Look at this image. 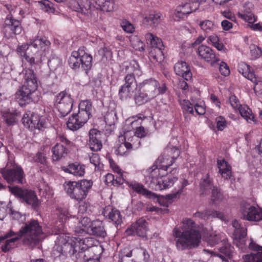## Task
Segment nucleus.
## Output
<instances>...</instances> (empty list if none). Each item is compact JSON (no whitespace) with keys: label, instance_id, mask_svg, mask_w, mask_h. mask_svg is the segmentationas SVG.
Segmentation results:
<instances>
[{"label":"nucleus","instance_id":"obj_41","mask_svg":"<svg viewBox=\"0 0 262 262\" xmlns=\"http://www.w3.org/2000/svg\"><path fill=\"white\" fill-rule=\"evenodd\" d=\"M147 43H149L152 49H163L164 46L161 39L151 33H147L145 36Z\"/></svg>","mask_w":262,"mask_h":262},{"label":"nucleus","instance_id":"obj_25","mask_svg":"<svg viewBox=\"0 0 262 262\" xmlns=\"http://www.w3.org/2000/svg\"><path fill=\"white\" fill-rule=\"evenodd\" d=\"M198 53L202 59L205 61L210 62L212 64L213 63L220 60L212 50L210 47L205 45H201L199 47Z\"/></svg>","mask_w":262,"mask_h":262},{"label":"nucleus","instance_id":"obj_61","mask_svg":"<svg viewBox=\"0 0 262 262\" xmlns=\"http://www.w3.org/2000/svg\"><path fill=\"white\" fill-rule=\"evenodd\" d=\"M216 123V127L219 130H223L226 126V122L225 119L222 117L219 116L215 119Z\"/></svg>","mask_w":262,"mask_h":262},{"label":"nucleus","instance_id":"obj_38","mask_svg":"<svg viewBox=\"0 0 262 262\" xmlns=\"http://www.w3.org/2000/svg\"><path fill=\"white\" fill-rule=\"evenodd\" d=\"M177 180V178L174 177L161 178L156 182V186L159 190L166 189L171 187Z\"/></svg>","mask_w":262,"mask_h":262},{"label":"nucleus","instance_id":"obj_45","mask_svg":"<svg viewBox=\"0 0 262 262\" xmlns=\"http://www.w3.org/2000/svg\"><path fill=\"white\" fill-rule=\"evenodd\" d=\"M79 228H81L79 231L77 229V232L80 233L86 232L88 233L89 229L91 228L92 225V222L91 221L89 218L84 217L79 222Z\"/></svg>","mask_w":262,"mask_h":262},{"label":"nucleus","instance_id":"obj_55","mask_svg":"<svg viewBox=\"0 0 262 262\" xmlns=\"http://www.w3.org/2000/svg\"><path fill=\"white\" fill-rule=\"evenodd\" d=\"M164 151L166 154L168 155L173 160L177 159L180 154V150L176 146L172 147H168L165 149Z\"/></svg>","mask_w":262,"mask_h":262},{"label":"nucleus","instance_id":"obj_47","mask_svg":"<svg viewBox=\"0 0 262 262\" xmlns=\"http://www.w3.org/2000/svg\"><path fill=\"white\" fill-rule=\"evenodd\" d=\"M132 149V145L129 142H124L119 145L116 152L120 156H125L127 155Z\"/></svg>","mask_w":262,"mask_h":262},{"label":"nucleus","instance_id":"obj_20","mask_svg":"<svg viewBox=\"0 0 262 262\" xmlns=\"http://www.w3.org/2000/svg\"><path fill=\"white\" fill-rule=\"evenodd\" d=\"M147 226L148 223L146 220L141 217L126 230V232L128 235L136 234L139 236L144 237L146 236Z\"/></svg>","mask_w":262,"mask_h":262},{"label":"nucleus","instance_id":"obj_62","mask_svg":"<svg viewBox=\"0 0 262 262\" xmlns=\"http://www.w3.org/2000/svg\"><path fill=\"white\" fill-rule=\"evenodd\" d=\"M220 72L224 76H228L230 74V70L228 66L225 62L222 61L220 64Z\"/></svg>","mask_w":262,"mask_h":262},{"label":"nucleus","instance_id":"obj_19","mask_svg":"<svg viewBox=\"0 0 262 262\" xmlns=\"http://www.w3.org/2000/svg\"><path fill=\"white\" fill-rule=\"evenodd\" d=\"M20 239V236L12 230L3 236H0V243H3L1 246L2 251L7 252L14 246V243Z\"/></svg>","mask_w":262,"mask_h":262},{"label":"nucleus","instance_id":"obj_33","mask_svg":"<svg viewBox=\"0 0 262 262\" xmlns=\"http://www.w3.org/2000/svg\"><path fill=\"white\" fill-rule=\"evenodd\" d=\"M194 216L199 217L203 220H207L210 217H217L224 220L225 216L222 212L212 210H205L202 212H197L194 214Z\"/></svg>","mask_w":262,"mask_h":262},{"label":"nucleus","instance_id":"obj_3","mask_svg":"<svg viewBox=\"0 0 262 262\" xmlns=\"http://www.w3.org/2000/svg\"><path fill=\"white\" fill-rule=\"evenodd\" d=\"M24 74V84L15 95V98L21 106L32 102H37L39 100V93L37 91L38 79L34 71L26 69Z\"/></svg>","mask_w":262,"mask_h":262},{"label":"nucleus","instance_id":"obj_9","mask_svg":"<svg viewBox=\"0 0 262 262\" xmlns=\"http://www.w3.org/2000/svg\"><path fill=\"white\" fill-rule=\"evenodd\" d=\"M8 189L11 193L18 198L21 203L31 206L35 210L38 207L39 202L34 191L13 185L9 186Z\"/></svg>","mask_w":262,"mask_h":262},{"label":"nucleus","instance_id":"obj_44","mask_svg":"<svg viewBox=\"0 0 262 262\" xmlns=\"http://www.w3.org/2000/svg\"><path fill=\"white\" fill-rule=\"evenodd\" d=\"M1 114L4 121L8 125H12L16 122V116L18 115L17 113L3 111Z\"/></svg>","mask_w":262,"mask_h":262},{"label":"nucleus","instance_id":"obj_27","mask_svg":"<svg viewBox=\"0 0 262 262\" xmlns=\"http://www.w3.org/2000/svg\"><path fill=\"white\" fill-rule=\"evenodd\" d=\"M253 4L250 2H246L243 6L241 12L238 13V15L242 19L248 22L249 24H253L256 20L255 16L252 13Z\"/></svg>","mask_w":262,"mask_h":262},{"label":"nucleus","instance_id":"obj_31","mask_svg":"<svg viewBox=\"0 0 262 262\" xmlns=\"http://www.w3.org/2000/svg\"><path fill=\"white\" fill-rule=\"evenodd\" d=\"M92 104L90 101L88 100H82L79 103L78 114L88 120L92 116Z\"/></svg>","mask_w":262,"mask_h":262},{"label":"nucleus","instance_id":"obj_5","mask_svg":"<svg viewBox=\"0 0 262 262\" xmlns=\"http://www.w3.org/2000/svg\"><path fill=\"white\" fill-rule=\"evenodd\" d=\"M16 233L23 237V244L31 248L38 245L43 239L42 227L36 220H31L25 223Z\"/></svg>","mask_w":262,"mask_h":262},{"label":"nucleus","instance_id":"obj_26","mask_svg":"<svg viewBox=\"0 0 262 262\" xmlns=\"http://www.w3.org/2000/svg\"><path fill=\"white\" fill-rule=\"evenodd\" d=\"M103 214L104 216L111 220L117 226L122 223V216L120 212L111 206H106L104 208Z\"/></svg>","mask_w":262,"mask_h":262},{"label":"nucleus","instance_id":"obj_59","mask_svg":"<svg viewBox=\"0 0 262 262\" xmlns=\"http://www.w3.org/2000/svg\"><path fill=\"white\" fill-rule=\"evenodd\" d=\"M34 161L42 165L47 164V158L44 152L38 151L34 157Z\"/></svg>","mask_w":262,"mask_h":262},{"label":"nucleus","instance_id":"obj_32","mask_svg":"<svg viewBox=\"0 0 262 262\" xmlns=\"http://www.w3.org/2000/svg\"><path fill=\"white\" fill-rule=\"evenodd\" d=\"M88 233L100 237H104L106 235L103 223L100 221L92 222V225Z\"/></svg>","mask_w":262,"mask_h":262},{"label":"nucleus","instance_id":"obj_24","mask_svg":"<svg viewBox=\"0 0 262 262\" xmlns=\"http://www.w3.org/2000/svg\"><path fill=\"white\" fill-rule=\"evenodd\" d=\"M88 121L77 113L70 117L66 124L69 129L76 131L82 127Z\"/></svg>","mask_w":262,"mask_h":262},{"label":"nucleus","instance_id":"obj_22","mask_svg":"<svg viewBox=\"0 0 262 262\" xmlns=\"http://www.w3.org/2000/svg\"><path fill=\"white\" fill-rule=\"evenodd\" d=\"M250 250L256 251L243 256L244 262H262V246L251 240L249 245Z\"/></svg>","mask_w":262,"mask_h":262},{"label":"nucleus","instance_id":"obj_54","mask_svg":"<svg viewBox=\"0 0 262 262\" xmlns=\"http://www.w3.org/2000/svg\"><path fill=\"white\" fill-rule=\"evenodd\" d=\"M48 66L53 70L57 69L62 64L61 60L56 56H52L48 60Z\"/></svg>","mask_w":262,"mask_h":262},{"label":"nucleus","instance_id":"obj_7","mask_svg":"<svg viewBox=\"0 0 262 262\" xmlns=\"http://www.w3.org/2000/svg\"><path fill=\"white\" fill-rule=\"evenodd\" d=\"M92 185V181L83 179L66 182L63 186L66 192L72 199L80 202L86 198Z\"/></svg>","mask_w":262,"mask_h":262},{"label":"nucleus","instance_id":"obj_16","mask_svg":"<svg viewBox=\"0 0 262 262\" xmlns=\"http://www.w3.org/2000/svg\"><path fill=\"white\" fill-rule=\"evenodd\" d=\"M232 225L234 228L233 234L234 242L239 248L243 249L245 244L244 238L247 236V229L236 220L232 221Z\"/></svg>","mask_w":262,"mask_h":262},{"label":"nucleus","instance_id":"obj_51","mask_svg":"<svg viewBox=\"0 0 262 262\" xmlns=\"http://www.w3.org/2000/svg\"><path fill=\"white\" fill-rule=\"evenodd\" d=\"M162 50L163 49H152L150 52V58H153L157 62H162L164 59Z\"/></svg>","mask_w":262,"mask_h":262},{"label":"nucleus","instance_id":"obj_23","mask_svg":"<svg viewBox=\"0 0 262 262\" xmlns=\"http://www.w3.org/2000/svg\"><path fill=\"white\" fill-rule=\"evenodd\" d=\"M89 140L88 145L90 149L95 151L100 150L102 144L101 142L102 133L97 129H91L89 131Z\"/></svg>","mask_w":262,"mask_h":262},{"label":"nucleus","instance_id":"obj_4","mask_svg":"<svg viewBox=\"0 0 262 262\" xmlns=\"http://www.w3.org/2000/svg\"><path fill=\"white\" fill-rule=\"evenodd\" d=\"M50 46V41L45 37L36 36L30 39L25 55L26 60L31 65L41 62L49 53Z\"/></svg>","mask_w":262,"mask_h":262},{"label":"nucleus","instance_id":"obj_29","mask_svg":"<svg viewBox=\"0 0 262 262\" xmlns=\"http://www.w3.org/2000/svg\"><path fill=\"white\" fill-rule=\"evenodd\" d=\"M61 168L66 172L72 174L75 176L81 177L85 173L84 166L77 163L69 164L68 166H63Z\"/></svg>","mask_w":262,"mask_h":262},{"label":"nucleus","instance_id":"obj_15","mask_svg":"<svg viewBox=\"0 0 262 262\" xmlns=\"http://www.w3.org/2000/svg\"><path fill=\"white\" fill-rule=\"evenodd\" d=\"M174 160L170 158L165 152L164 151L162 155L160 156L155 162V164L151 168V177L156 178L157 173H159L160 170H167L168 168L171 166Z\"/></svg>","mask_w":262,"mask_h":262},{"label":"nucleus","instance_id":"obj_53","mask_svg":"<svg viewBox=\"0 0 262 262\" xmlns=\"http://www.w3.org/2000/svg\"><path fill=\"white\" fill-rule=\"evenodd\" d=\"M163 19V16L160 13L150 14L148 17H146L144 21L147 22L150 21L153 25H155Z\"/></svg>","mask_w":262,"mask_h":262},{"label":"nucleus","instance_id":"obj_14","mask_svg":"<svg viewBox=\"0 0 262 262\" xmlns=\"http://www.w3.org/2000/svg\"><path fill=\"white\" fill-rule=\"evenodd\" d=\"M241 212L242 218L247 221L258 222L262 220V210L249 204L242 205Z\"/></svg>","mask_w":262,"mask_h":262},{"label":"nucleus","instance_id":"obj_21","mask_svg":"<svg viewBox=\"0 0 262 262\" xmlns=\"http://www.w3.org/2000/svg\"><path fill=\"white\" fill-rule=\"evenodd\" d=\"M199 8V4L193 3L190 0L189 3H185L184 5L178 6L175 11L174 15L176 20H179L181 18H184L188 14L195 11Z\"/></svg>","mask_w":262,"mask_h":262},{"label":"nucleus","instance_id":"obj_36","mask_svg":"<svg viewBox=\"0 0 262 262\" xmlns=\"http://www.w3.org/2000/svg\"><path fill=\"white\" fill-rule=\"evenodd\" d=\"M214 186L212 180L210 178L209 174H207L201 179L200 183V195H206L208 191L212 189Z\"/></svg>","mask_w":262,"mask_h":262},{"label":"nucleus","instance_id":"obj_11","mask_svg":"<svg viewBox=\"0 0 262 262\" xmlns=\"http://www.w3.org/2000/svg\"><path fill=\"white\" fill-rule=\"evenodd\" d=\"M54 103L61 116L64 117L71 112L73 99L70 94L62 91L55 96Z\"/></svg>","mask_w":262,"mask_h":262},{"label":"nucleus","instance_id":"obj_39","mask_svg":"<svg viewBox=\"0 0 262 262\" xmlns=\"http://www.w3.org/2000/svg\"><path fill=\"white\" fill-rule=\"evenodd\" d=\"M224 241L223 246L220 248V253L217 255L222 259L223 260H226V258H230L232 256V249L230 244Z\"/></svg>","mask_w":262,"mask_h":262},{"label":"nucleus","instance_id":"obj_40","mask_svg":"<svg viewBox=\"0 0 262 262\" xmlns=\"http://www.w3.org/2000/svg\"><path fill=\"white\" fill-rule=\"evenodd\" d=\"M147 43H149L152 49H163L164 46L161 39L151 33H147L145 36Z\"/></svg>","mask_w":262,"mask_h":262},{"label":"nucleus","instance_id":"obj_1","mask_svg":"<svg viewBox=\"0 0 262 262\" xmlns=\"http://www.w3.org/2000/svg\"><path fill=\"white\" fill-rule=\"evenodd\" d=\"M55 249L61 253H69L70 256L75 262H82L86 257L85 251L89 252V249L94 251L97 248L95 244L97 242L93 237L80 238H74L73 243L68 242L67 239L70 237L66 235H60L57 238Z\"/></svg>","mask_w":262,"mask_h":262},{"label":"nucleus","instance_id":"obj_35","mask_svg":"<svg viewBox=\"0 0 262 262\" xmlns=\"http://www.w3.org/2000/svg\"><path fill=\"white\" fill-rule=\"evenodd\" d=\"M238 71L245 77L255 83L256 79L255 75L253 72L251 71L249 65L244 62H241L238 64Z\"/></svg>","mask_w":262,"mask_h":262},{"label":"nucleus","instance_id":"obj_64","mask_svg":"<svg viewBox=\"0 0 262 262\" xmlns=\"http://www.w3.org/2000/svg\"><path fill=\"white\" fill-rule=\"evenodd\" d=\"M229 101L233 108L236 109L241 106L237 98L234 95L231 96L229 98Z\"/></svg>","mask_w":262,"mask_h":262},{"label":"nucleus","instance_id":"obj_52","mask_svg":"<svg viewBox=\"0 0 262 262\" xmlns=\"http://www.w3.org/2000/svg\"><path fill=\"white\" fill-rule=\"evenodd\" d=\"M238 109L241 116L247 121L251 120L254 118L251 114V110L247 106L241 105Z\"/></svg>","mask_w":262,"mask_h":262},{"label":"nucleus","instance_id":"obj_28","mask_svg":"<svg viewBox=\"0 0 262 262\" xmlns=\"http://www.w3.org/2000/svg\"><path fill=\"white\" fill-rule=\"evenodd\" d=\"M176 74L182 76L185 80H189L192 77V73L187 63L183 61H178L174 66Z\"/></svg>","mask_w":262,"mask_h":262},{"label":"nucleus","instance_id":"obj_43","mask_svg":"<svg viewBox=\"0 0 262 262\" xmlns=\"http://www.w3.org/2000/svg\"><path fill=\"white\" fill-rule=\"evenodd\" d=\"M224 199V196L220 189L216 186L212 187L210 201L212 204L217 205Z\"/></svg>","mask_w":262,"mask_h":262},{"label":"nucleus","instance_id":"obj_63","mask_svg":"<svg viewBox=\"0 0 262 262\" xmlns=\"http://www.w3.org/2000/svg\"><path fill=\"white\" fill-rule=\"evenodd\" d=\"M121 27L123 30L127 33H131L134 30V27L133 25L128 21H123L121 24Z\"/></svg>","mask_w":262,"mask_h":262},{"label":"nucleus","instance_id":"obj_60","mask_svg":"<svg viewBox=\"0 0 262 262\" xmlns=\"http://www.w3.org/2000/svg\"><path fill=\"white\" fill-rule=\"evenodd\" d=\"M132 46L136 50L139 51L144 50V43L138 38H136L132 41Z\"/></svg>","mask_w":262,"mask_h":262},{"label":"nucleus","instance_id":"obj_57","mask_svg":"<svg viewBox=\"0 0 262 262\" xmlns=\"http://www.w3.org/2000/svg\"><path fill=\"white\" fill-rule=\"evenodd\" d=\"M183 113L187 112L193 114L194 113L192 104L188 101L184 100L181 102Z\"/></svg>","mask_w":262,"mask_h":262},{"label":"nucleus","instance_id":"obj_13","mask_svg":"<svg viewBox=\"0 0 262 262\" xmlns=\"http://www.w3.org/2000/svg\"><path fill=\"white\" fill-rule=\"evenodd\" d=\"M22 122L24 126L31 130H42L47 127V123L44 118L34 113L31 114L30 117L27 114L24 115Z\"/></svg>","mask_w":262,"mask_h":262},{"label":"nucleus","instance_id":"obj_30","mask_svg":"<svg viewBox=\"0 0 262 262\" xmlns=\"http://www.w3.org/2000/svg\"><path fill=\"white\" fill-rule=\"evenodd\" d=\"M53 153L52 160L53 161H59L64 158L68 155V149L63 144H56L52 149Z\"/></svg>","mask_w":262,"mask_h":262},{"label":"nucleus","instance_id":"obj_42","mask_svg":"<svg viewBox=\"0 0 262 262\" xmlns=\"http://www.w3.org/2000/svg\"><path fill=\"white\" fill-rule=\"evenodd\" d=\"M96 3L97 5L96 9H100L103 11L111 12L114 9V0H97Z\"/></svg>","mask_w":262,"mask_h":262},{"label":"nucleus","instance_id":"obj_12","mask_svg":"<svg viewBox=\"0 0 262 262\" xmlns=\"http://www.w3.org/2000/svg\"><path fill=\"white\" fill-rule=\"evenodd\" d=\"M4 179L10 184H23L24 181V172L18 165H14L12 168H4L1 172Z\"/></svg>","mask_w":262,"mask_h":262},{"label":"nucleus","instance_id":"obj_49","mask_svg":"<svg viewBox=\"0 0 262 262\" xmlns=\"http://www.w3.org/2000/svg\"><path fill=\"white\" fill-rule=\"evenodd\" d=\"M38 5L40 8L46 12L54 13L55 8L53 4L48 0L39 1Z\"/></svg>","mask_w":262,"mask_h":262},{"label":"nucleus","instance_id":"obj_48","mask_svg":"<svg viewBox=\"0 0 262 262\" xmlns=\"http://www.w3.org/2000/svg\"><path fill=\"white\" fill-rule=\"evenodd\" d=\"M134 99L138 105H141L152 99L143 92L139 91V93L135 96Z\"/></svg>","mask_w":262,"mask_h":262},{"label":"nucleus","instance_id":"obj_37","mask_svg":"<svg viewBox=\"0 0 262 262\" xmlns=\"http://www.w3.org/2000/svg\"><path fill=\"white\" fill-rule=\"evenodd\" d=\"M217 162L219 172L222 177L226 180L230 179L231 176V167L230 165L224 159L218 160Z\"/></svg>","mask_w":262,"mask_h":262},{"label":"nucleus","instance_id":"obj_10","mask_svg":"<svg viewBox=\"0 0 262 262\" xmlns=\"http://www.w3.org/2000/svg\"><path fill=\"white\" fill-rule=\"evenodd\" d=\"M138 88L139 91L143 92L152 99L159 95L164 94L167 90L165 83H163L160 85L159 82L152 78L139 83Z\"/></svg>","mask_w":262,"mask_h":262},{"label":"nucleus","instance_id":"obj_34","mask_svg":"<svg viewBox=\"0 0 262 262\" xmlns=\"http://www.w3.org/2000/svg\"><path fill=\"white\" fill-rule=\"evenodd\" d=\"M126 183L128 184V186L136 192L145 195L147 198L152 200L156 198V194L144 188L143 185L136 182L129 183L128 182H126Z\"/></svg>","mask_w":262,"mask_h":262},{"label":"nucleus","instance_id":"obj_8","mask_svg":"<svg viewBox=\"0 0 262 262\" xmlns=\"http://www.w3.org/2000/svg\"><path fill=\"white\" fill-rule=\"evenodd\" d=\"M85 48H80L78 51H73L69 57V66L74 70L81 68L86 73L92 66V56L85 52Z\"/></svg>","mask_w":262,"mask_h":262},{"label":"nucleus","instance_id":"obj_56","mask_svg":"<svg viewBox=\"0 0 262 262\" xmlns=\"http://www.w3.org/2000/svg\"><path fill=\"white\" fill-rule=\"evenodd\" d=\"M250 49L251 58L253 59L259 57L261 55L262 52L261 49L254 45H251L250 46Z\"/></svg>","mask_w":262,"mask_h":262},{"label":"nucleus","instance_id":"obj_58","mask_svg":"<svg viewBox=\"0 0 262 262\" xmlns=\"http://www.w3.org/2000/svg\"><path fill=\"white\" fill-rule=\"evenodd\" d=\"M90 161L91 163L93 164L95 166V168H98V169L101 168L100 159L98 154H92V155L90 156Z\"/></svg>","mask_w":262,"mask_h":262},{"label":"nucleus","instance_id":"obj_18","mask_svg":"<svg viewBox=\"0 0 262 262\" xmlns=\"http://www.w3.org/2000/svg\"><path fill=\"white\" fill-rule=\"evenodd\" d=\"M71 2L70 6L73 10L78 12L89 16L96 10V7L92 5L90 0H74Z\"/></svg>","mask_w":262,"mask_h":262},{"label":"nucleus","instance_id":"obj_2","mask_svg":"<svg viewBox=\"0 0 262 262\" xmlns=\"http://www.w3.org/2000/svg\"><path fill=\"white\" fill-rule=\"evenodd\" d=\"M181 229L174 228L173 236L177 238L176 245L179 250L195 248L199 246L201 239L200 227L192 220H183Z\"/></svg>","mask_w":262,"mask_h":262},{"label":"nucleus","instance_id":"obj_6","mask_svg":"<svg viewBox=\"0 0 262 262\" xmlns=\"http://www.w3.org/2000/svg\"><path fill=\"white\" fill-rule=\"evenodd\" d=\"M126 70L128 71V73L124 77V84L121 86L119 91V96L121 100H126L133 96L138 86L135 79V75H141V71L137 63L127 66Z\"/></svg>","mask_w":262,"mask_h":262},{"label":"nucleus","instance_id":"obj_50","mask_svg":"<svg viewBox=\"0 0 262 262\" xmlns=\"http://www.w3.org/2000/svg\"><path fill=\"white\" fill-rule=\"evenodd\" d=\"M132 256V250L124 248L119 254L118 262H134L127 259Z\"/></svg>","mask_w":262,"mask_h":262},{"label":"nucleus","instance_id":"obj_17","mask_svg":"<svg viewBox=\"0 0 262 262\" xmlns=\"http://www.w3.org/2000/svg\"><path fill=\"white\" fill-rule=\"evenodd\" d=\"M4 29L6 36H7V33L10 31L11 32L9 37H13L14 35L21 33L22 27L18 20L14 18L12 15H8L5 20Z\"/></svg>","mask_w":262,"mask_h":262},{"label":"nucleus","instance_id":"obj_46","mask_svg":"<svg viewBox=\"0 0 262 262\" xmlns=\"http://www.w3.org/2000/svg\"><path fill=\"white\" fill-rule=\"evenodd\" d=\"M199 26L201 29L206 33H210L211 31H213L216 28L214 23L207 19L200 21Z\"/></svg>","mask_w":262,"mask_h":262}]
</instances>
